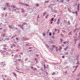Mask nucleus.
<instances>
[{
	"label": "nucleus",
	"instance_id": "1",
	"mask_svg": "<svg viewBox=\"0 0 80 80\" xmlns=\"http://www.w3.org/2000/svg\"><path fill=\"white\" fill-rule=\"evenodd\" d=\"M19 4H20V5H25L26 6H28V5L27 4H25L22 2H20Z\"/></svg>",
	"mask_w": 80,
	"mask_h": 80
},
{
	"label": "nucleus",
	"instance_id": "2",
	"mask_svg": "<svg viewBox=\"0 0 80 80\" xmlns=\"http://www.w3.org/2000/svg\"><path fill=\"white\" fill-rule=\"evenodd\" d=\"M80 7V4H78V7H77V10L78 11H79V7Z\"/></svg>",
	"mask_w": 80,
	"mask_h": 80
},
{
	"label": "nucleus",
	"instance_id": "3",
	"mask_svg": "<svg viewBox=\"0 0 80 80\" xmlns=\"http://www.w3.org/2000/svg\"><path fill=\"white\" fill-rule=\"evenodd\" d=\"M60 19H58V20L57 22L58 25V24H59V23H60Z\"/></svg>",
	"mask_w": 80,
	"mask_h": 80
},
{
	"label": "nucleus",
	"instance_id": "4",
	"mask_svg": "<svg viewBox=\"0 0 80 80\" xmlns=\"http://www.w3.org/2000/svg\"><path fill=\"white\" fill-rule=\"evenodd\" d=\"M77 71V69H75L73 71H72L73 73H74L75 72Z\"/></svg>",
	"mask_w": 80,
	"mask_h": 80
},
{
	"label": "nucleus",
	"instance_id": "5",
	"mask_svg": "<svg viewBox=\"0 0 80 80\" xmlns=\"http://www.w3.org/2000/svg\"><path fill=\"white\" fill-rule=\"evenodd\" d=\"M26 23H23V24L22 25V26L20 25L19 26H20V27H23V26L24 25H25V24H26Z\"/></svg>",
	"mask_w": 80,
	"mask_h": 80
},
{
	"label": "nucleus",
	"instance_id": "6",
	"mask_svg": "<svg viewBox=\"0 0 80 80\" xmlns=\"http://www.w3.org/2000/svg\"><path fill=\"white\" fill-rule=\"evenodd\" d=\"M14 57L15 58H17V57H18V55L17 54L15 55Z\"/></svg>",
	"mask_w": 80,
	"mask_h": 80
},
{
	"label": "nucleus",
	"instance_id": "7",
	"mask_svg": "<svg viewBox=\"0 0 80 80\" xmlns=\"http://www.w3.org/2000/svg\"><path fill=\"white\" fill-rule=\"evenodd\" d=\"M68 34L69 35H72V32H70L68 33Z\"/></svg>",
	"mask_w": 80,
	"mask_h": 80
},
{
	"label": "nucleus",
	"instance_id": "8",
	"mask_svg": "<svg viewBox=\"0 0 80 80\" xmlns=\"http://www.w3.org/2000/svg\"><path fill=\"white\" fill-rule=\"evenodd\" d=\"M16 36V35H14L13 37H11V39H12L13 38H14V37H15Z\"/></svg>",
	"mask_w": 80,
	"mask_h": 80
},
{
	"label": "nucleus",
	"instance_id": "9",
	"mask_svg": "<svg viewBox=\"0 0 80 80\" xmlns=\"http://www.w3.org/2000/svg\"><path fill=\"white\" fill-rule=\"evenodd\" d=\"M55 74V72H53L52 73V75H54Z\"/></svg>",
	"mask_w": 80,
	"mask_h": 80
},
{
	"label": "nucleus",
	"instance_id": "10",
	"mask_svg": "<svg viewBox=\"0 0 80 80\" xmlns=\"http://www.w3.org/2000/svg\"><path fill=\"white\" fill-rule=\"evenodd\" d=\"M23 9H22V11H21V12L22 13H23Z\"/></svg>",
	"mask_w": 80,
	"mask_h": 80
},
{
	"label": "nucleus",
	"instance_id": "11",
	"mask_svg": "<svg viewBox=\"0 0 80 80\" xmlns=\"http://www.w3.org/2000/svg\"><path fill=\"white\" fill-rule=\"evenodd\" d=\"M48 2H49V1H45V2L46 3H48Z\"/></svg>",
	"mask_w": 80,
	"mask_h": 80
},
{
	"label": "nucleus",
	"instance_id": "12",
	"mask_svg": "<svg viewBox=\"0 0 80 80\" xmlns=\"http://www.w3.org/2000/svg\"><path fill=\"white\" fill-rule=\"evenodd\" d=\"M56 51H58V49H57L58 48L57 47H56Z\"/></svg>",
	"mask_w": 80,
	"mask_h": 80
},
{
	"label": "nucleus",
	"instance_id": "13",
	"mask_svg": "<svg viewBox=\"0 0 80 80\" xmlns=\"http://www.w3.org/2000/svg\"><path fill=\"white\" fill-rule=\"evenodd\" d=\"M52 48H54V47H55V45H52Z\"/></svg>",
	"mask_w": 80,
	"mask_h": 80
},
{
	"label": "nucleus",
	"instance_id": "14",
	"mask_svg": "<svg viewBox=\"0 0 80 80\" xmlns=\"http://www.w3.org/2000/svg\"><path fill=\"white\" fill-rule=\"evenodd\" d=\"M49 36H51V35H52V33H51V32H49Z\"/></svg>",
	"mask_w": 80,
	"mask_h": 80
},
{
	"label": "nucleus",
	"instance_id": "15",
	"mask_svg": "<svg viewBox=\"0 0 80 80\" xmlns=\"http://www.w3.org/2000/svg\"><path fill=\"white\" fill-rule=\"evenodd\" d=\"M6 5L7 6V7H8V5H9V4L7 3L6 4Z\"/></svg>",
	"mask_w": 80,
	"mask_h": 80
},
{
	"label": "nucleus",
	"instance_id": "16",
	"mask_svg": "<svg viewBox=\"0 0 80 80\" xmlns=\"http://www.w3.org/2000/svg\"><path fill=\"white\" fill-rule=\"evenodd\" d=\"M79 39H80V35H79V36H78V40H79Z\"/></svg>",
	"mask_w": 80,
	"mask_h": 80
},
{
	"label": "nucleus",
	"instance_id": "17",
	"mask_svg": "<svg viewBox=\"0 0 80 80\" xmlns=\"http://www.w3.org/2000/svg\"><path fill=\"white\" fill-rule=\"evenodd\" d=\"M75 13L76 15H77V11H75Z\"/></svg>",
	"mask_w": 80,
	"mask_h": 80
},
{
	"label": "nucleus",
	"instance_id": "18",
	"mask_svg": "<svg viewBox=\"0 0 80 80\" xmlns=\"http://www.w3.org/2000/svg\"><path fill=\"white\" fill-rule=\"evenodd\" d=\"M46 12H45L43 13V16H44V15H45V13H46Z\"/></svg>",
	"mask_w": 80,
	"mask_h": 80
},
{
	"label": "nucleus",
	"instance_id": "19",
	"mask_svg": "<svg viewBox=\"0 0 80 80\" xmlns=\"http://www.w3.org/2000/svg\"><path fill=\"white\" fill-rule=\"evenodd\" d=\"M9 28H12V26H10V25L9 26Z\"/></svg>",
	"mask_w": 80,
	"mask_h": 80
},
{
	"label": "nucleus",
	"instance_id": "20",
	"mask_svg": "<svg viewBox=\"0 0 80 80\" xmlns=\"http://www.w3.org/2000/svg\"><path fill=\"white\" fill-rule=\"evenodd\" d=\"M57 10H55L54 11V12H55V13H57Z\"/></svg>",
	"mask_w": 80,
	"mask_h": 80
},
{
	"label": "nucleus",
	"instance_id": "21",
	"mask_svg": "<svg viewBox=\"0 0 80 80\" xmlns=\"http://www.w3.org/2000/svg\"><path fill=\"white\" fill-rule=\"evenodd\" d=\"M46 47L47 48H48V45L47 44H46Z\"/></svg>",
	"mask_w": 80,
	"mask_h": 80
},
{
	"label": "nucleus",
	"instance_id": "22",
	"mask_svg": "<svg viewBox=\"0 0 80 80\" xmlns=\"http://www.w3.org/2000/svg\"><path fill=\"white\" fill-rule=\"evenodd\" d=\"M53 18H52L51 20V21H53Z\"/></svg>",
	"mask_w": 80,
	"mask_h": 80
},
{
	"label": "nucleus",
	"instance_id": "23",
	"mask_svg": "<svg viewBox=\"0 0 80 80\" xmlns=\"http://www.w3.org/2000/svg\"><path fill=\"white\" fill-rule=\"evenodd\" d=\"M61 37H63V34L62 33H61Z\"/></svg>",
	"mask_w": 80,
	"mask_h": 80
},
{
	"label": "nucleus",
	"instance_id": "24",
	"mask_svg": "<svg viewBox=\"0 0 80 80\" xmlns=\"http://www.w3.org/2000/svg\"><path fill=\"white\" fill-rule=\"evenodd\" d=\"M26 46H27V47H28V46H29V45L28 44H26Z\"/></svg>",
	"mask_w": 80,
	"mask_h": 80
},
{
	"label": "nucleus",
	"instance_id": "25",
	"mask_svg": "<svg viewBox=\"0 0 80 80\" xmlns=\"http://www.w3.org/2000/svg\"><path fill=\"white\" fill-rule=\"evenodd\" d=\"M60 2H63V0H61V1H60Z\"/></svg>",
	"mask_w": 80,
	"mask_h": 80
},
{
	"label": "nucleus",
	"instance_id": "26",
	"mask_svg": "<svg viewBox=\"0 0 80 80\" xmlns=\"http://www.w3.org/2000/svg\"><path fill=\"white\" fill-rule=\"evenodd\" d=\"M38 18H39V15H38V16L37 17V20H38Z\"/></svg>",
	"mask_w": 80,
	"mask_h": 80
},
{
	"label": "nucleus",
	"instance_id": "27",
	"mask_svg": "<svg viewBox=\"0 0 80 80\" xmlns=\"http://www.w3.org/2000/svg\"><path fill=\"white\" fill-rule=\"evenodd\" d=\"M68 11H69V12H71L70 10V9H69V8H68Z\"/></svg>",
	"mask_w": 80,
	"mask_h": 80
},
{
	"label": "nucleus",
	"instance_id": "28",
	"mask_svg": "<svg viewBox=\"0 0 80 80\" xmlns=\"http://www.w3.org/2000/svg\"><path fill=\"white\" fill-rule=\"evenodd\" d=\"M6 54H7V55H9V53L8 52H6Z\"/></svg>",
	"mask_w": 80,
	"mask_h": 80
},
{
	"label": "nucleus",
	"instance_id": "29",
	"mask_svg": "<svg viewBox=\"0 0 80 80\" xmlns=\"http://www.w3.org/2000/svg\"><path fill=\"white\" fill-rule=\"evenodd\" d=\"M6 9V8H4L3 9V10H5Z\"/></svg>",
	"mask_w": 80,
	"mask_h": 80
},
{
	"label": "nucleus",
	"instance_id": "30",
	"mask_svg": "<svg viewBox=\"0 0 80 80\" xmlns=\"http://www.w3.org/2000/svg\"><path fill=\"white\" fill-rule=\"evenodd\" d=\"M3 63V62H1L0 63V65H2V64Z\"/></svg>",
	"mask_w": 80,
	"mask_h": 80
},
{
	"label": "nucleus",
	"instance_id": "31",
	"mask_svg": "<svg viewBox=\"0 0 80 80\" xmlns=\"http://www.w3.org/2000/svg\"><path fill=\"white\" fill-rule=\"evenodd\" d=\"M62 58H65V56H62Z\"/></svg>",
	"mask_w": 80,
	"mask_h": 80
},
{
	"label": "nucleus",
	"instance_id": "32",
	"mask_svg": "<svg viewBox=\"0 0 80 80\" xmlns=\"http://www.w3.org/2000/svg\"><path fill=\"white\" fill-rule=\"evenodd\" d=\"M51 8L52 11H53V9H52V8Z\"/></svg>",
	"mask_w": 80,
	"mask_h": 80
},
{
	"label": "nucleus",
	"instance_id": "33",
	"mask_svg": "<svg viewBox=\"0 0 80 80\" xmlns=\"http://www.w3.org/2000/svg\"><path fill=\"white\" fill-rule=\"evenodd\" d=\"M59 48H60V49H62V47H59Z\"/></svg>",
	"mask_w": 80,
	"mask_h": 80
},
{
	"label": "nucleus",
	"instance_id": "34",
	"mask_svg": "<svg viewBox=\"0 0 80 80\" xmlns=\"http://www.w3.org/2000/svg\"><path fill=\"white\" fill-rule=\"evenodd\" d=\"M38 4H36V6H37V7H38Z\"/></svg>",
	"mask_w": 80,
	"mask_h": 80
},
{
	"label": "nucleus",
	"instance_id": "35",
	"mask_svg": "<svg viewBox=\"0 0 80 80\" xmlns=\"http://www.w3.org/2000/svg\"><path fill=\"white\" fill-rule=\"evenodd\" d=\"M12 7L13 8H15V6H13Z\"/></svg>",
	"mask_w": 80,
	"mask_h": 80
},
{
	"label": "nucleus",
	"instance_id": "36",
	"mask_svg": "<svg viewBox=\"0 0 80 80\" xmlns=\"http://www.w3.org/2000/svg\"><path fill=\"white\" fill-rule=\"evenodd\" d=\"M27 58H26L25 59V61H27Z\"/></svg>",
	"mask_w": 80,
	"mask_h": 80
},
{
	"label": "nucleus",
	"instance_id": "37",
	"mask_svg": "<svg viewBox=\"0 0 80 80\" xmlns=\"http://www.w3.org/2000/svg\"><path fill=\"white\" fill-rule=\"evenodd\" d=\"M77 30V28H76L75 30L74 31V32H75Z\"/></svg>",
	"mask_w": 80,
	"mask_h": 80
},
{
	"label": "nucleus",
	"instance_id": "38",
	"mask_svg": "<svg viewBox=\"0 0 80 80\" xmlns=\"http://www.w3.org/2000/svg\"><path fill=\"white\" fill-rule=\"evenodd\" d=\"M4 47H7V45L5 44V45H4Z\"/></svg>",
	"mask_w": 80,
	"mask_h": 80
},
{
	"label": "nucleus",
	"instance_id": "39",
	"mask_svg": "<svg viewBox=\"0 0 80 80\" xmlns=\"http://www.w3.org/2000/svg\"><path fill=\"white\" fill-rule=\"evenodd\" d=\"M62 32H63V33H65V31H64L63 30L62 31Z\"/></svg>",
	"mask_w": 80,
	"mask_h": 80
},
{
	"label": "nucleus",
	"instance_id": "40",
	"mask_svg": "<svg viewBox=\"0 0 80 80\" xmlns=\"http://www.w3.org/2000/svg\"><path fill=\"white\" fill-rule=\"evenodd\" d=\"M13 10H14V11H16V9H13Z\"/></svg>",
	"mask_w": 80,
	"mask_h": 80
},
{
	"label": "nucleus",
	"instance_id": "41",
	"mask_svg": "<svg viewBox=\"0 0 80 80\" xmlns=\"http://www.w3.org/2000/svg\"><path fill=\"white\" fill-rule=\"evenodd\" d=\"M44 68H45V64H44Z\"/></svg>",
	"mask_w": 80,
	"mask_h": 80
},
{
	"label": "nucleus",
	"instance_id": "42",
	"mask_svg": "<svg viewBox=\"0 0 80 80\" xmlns=\"http://www.w3.org/2000/svg\"><path fill=\"white\" fill-rule=\"evenodd\" d=\"M18 50H19L18 49H17V50H16V52H18Z\"/></svg>",
	"mask_w": 80,
	"mask_h": 80
},
{
	"label": "nucleus",
	"instance_id": "43",
	"mask_svg": "<svg viewBox=\"0 0 80 80\" xmlns=\"http://www.w3.org/2000/svg\"><path fill=\"white\" fill-rule=\"evenodd\" d=\"M43 35L44 37H45V35L44 33L43 34Z\"/></svg>",
	"mask_w": 80,
	"mask_h": 80
},
{
	"label": "nucleus",
	"instance_id": "44",
	"mask_svg": "<svg viewBox=\"0 0 80 80\" xmlns=\"http://www.w3.org/2000/svg\"><path fill=\"white\" fill-rule=\"evenodd\" d=\"M74 41H75V42H77V39H75Z\"/></svg>",
	"mask_w": 80,
	"mask_h": 80
},
{
	"label": "nucleus",
	"instance_id": "45",
	"mask_svg": "<svg viewBox=\"0 0 80 80\" xmlns=\"http://www.w3.org/2000/svg\"><path fill=\"white\" fill-rule=\"evenodd\" d=\"M35 60H37V58H35Z\"/></svg>",
	"mask_w": 80,
	"mask_h": 80
},
{
	"label": "nucleus",
	"instance_id": "46",
	"mask_svg": "<svg viewBox=\"0 0 80 80\" xmlns=\"http://www.w3.org/2000/svg\"><path fill=\"white\" fill-rule=\"evenodd\" d=\"M78 76H80V73L78 74Z\"/></svg>",
	"mask_w": 80,
	"mask_h": 80
},
{
	"label": "nucleus",
	"instance_id": "47",
	"mask_svg": "<svg viewBox=\"0 0 80 80\" xmlns=\"http://www.w3.org/2000/svg\"><path fill=\"white\" fill-rule=\"evenodd\" d=\"M52 21H51L50 23L52 24Z\"/></svg>",
	"mask_w": 80,
	"mask_h": 80
},
{
	"label": "nucleus",
	"instance_id": "48",
	"mask_svg": "<svg viewBox=\"0 0 80 80\" xmlns=\"http://www.w3.org/2000/svg\"><path fill=\"white\" fill-rule=\"evenodd\" d=\"M11 48H13V46H11Z\"/></svg>",
	"mask_w": 80,
	"mask_h": 80
},
{
	"label": "nucleus",
	"instance_id": "49",
	"mask_svg": "<svg viewBox=\"0 0 80 80\" xmlns=\"http://www.w3.org/2000/svg\"><path fill=\"white\" fill-rule=\"evenodd\" d=\"M48 16V15L46 16V18H47V17Z\"/></svg>",
	"mask_w": 80,
	"mask_h": 80
},
{
	"label": "nucleus",
	"instance_id": "50",
	"mask_svg": "<svg viewBox=\"0 0 80 80\" xmlns=\"http://www.w3.org/2000/svg\"><path fill=\"white\" fill-rule=\"evenodd\" d=\"M77 67H78V66H77L75 67L76 68H77Z\"/></svg>",
	"mask_w": 80,
	"mask_h": 80
},
{
	"label": "nucleus",
	"instance_id": "51",
	"mask_svg": "<svg viewBox=\"0 0 80 80\" xmlns=\"http://www.w3.org/2000/svg\"><path fill=\"white\" fill-rule=\"evenodd\" d=\"M77 64H78V61L77 63H76Z\"/></svg>",
	"mask_w": 80,
	"mask_h": 80
},
{
	"label": "nucleus",
	"instance_id": "52",
	"mask_svg": "<svg viewBox=\"0 0 80 80\" xmlns=\"http://www.w3.org/2000/svg\"><path fill=\"white\" fill-rule=\"evenodd\" d=\"M60 40H61V42H62L63 41H62V39H60Z\"/></svg>",
	"mask_w": 80,
	"mask_h": 80
},
{
	"label": "nucleus",
	"instance_id": "53",
	"mask_svg": "<svg viewBox=\"0 0 80 80\" xmlns=\"http://www.w3.org/2000/svg\"><path fill=\"white\" fill-rule=\"evenodd\" d=\"M68 23H69V24H70V21H68Z\"/></svg>",
	"mask_w": 80,
	"mask_h": 80
},
{
	"label": "nucleus",
	"instance_id": "54",
	"mask_svg": "<svg viewBox=\"0 0 80 80\" xmlns=\"http://www.w3.org/2000/svg\"><path fill=\"white\" fill-rule=\"evenodd\" d=\"M63 43H64V44H65V43H66V42H63Z\"/></svg>",
	"mask_w": 80,
	"mask_h": 80
},
{
	"label": "nucleus",
	"instance_id": "55",
	"mask_svg": "<svg viewBox=\"0 0 80 80\" xmlns=\"http://www.w3.org/2000/svg\"><path fill=\"white\" fill-rule=\"evenodd\" d=\"M77 80H80V78H78L77 79Z\"/></svg>",
	"mask_w": 80,
	"mask_h": 80
},
{
	"label": "nucleus",
	"instance_id": "56",
	"mask_svg": "<svg viewBox=\"0 0 80 80\" xmlns=\"http://www.w3.org/2000/svg\"><path fill=\"white\" fill-rule=\"evenodd\" d=\"M31 47H30L29 48H28V49H31Z\"/></svg>",
	"mask_w": 80,
	"mask_h": 80
},
{
	"label": "nucleus",
	"instance_id": "57",
	"mask_svg": "<svg viewBox=\"0 0 80 80\" xmlns=\"http://www.w3.org/2000/svg\"><path fill=\"white\" fill-rule=\"evenodd\" d=\"M38 54H36V56L37 57H38Z\"/></svg>",
	"mask_w": 80,
	"mask_h": 80
},
{
	"label": "nucleus",
	"instance_id": "58",
	"mask_svg": "<svg viewBox=\"0 0 80 80\" xmlns=\"http://www.w3.org/2000/svg\"><path fill=\"white\" fill-rule=\"evenodd\" d=\"M66 55H68V52L66 53Z\"/></svg>",
	"mask_w": 80,
	"mask_h": 80
},
{
	"label": "nucleus",
	"instance_id": "59",
	"mask_svg": "<svg viewBox=\"0 0 80 80\" xmlns=\"http://www.w3.org/2000/svg\"><path fill=\"white\" fill-rule=\"evenodd\" d=\"M3 37H5V34H3Z\"/></svg>",
	"mask_w": 80,
	"mask_h": 80
},
{
	"label": "nucleus",
	"instance_id": "60",
	"mask_svg": "<svg viewBox=\"0 0 80 80\" xmlns=\"http://www.w3.org/2000/svg\"><path fill=\"white\" fill-rule=\"evenodd\" d=\"M16 40H18V38H16Z\"/></svg>",
	"mask_w": 80,
	"mask_h": 80
},
{
	"label": "nucleus",
	"instance_id": "61",
	"mask_svg": "<svg viewBox=\"0 0 80 80\" xmlns=\"http://www.w3.org/2000/svg\"><path fill=\"white\" fill-rule=\"evenodd\" d=\"M16 10H18V8H16Z\"/></svg>",
	"mask_w": 80,
	"mask_h": 80
},
{
	"label": "nucleus",
	"instance_id": "62",
	"mask_svg": "<svg viewBox=\"0 0 80 80\" xmlns=\"http://www.w3.org/2000/svg\"><path fill=\"white\" fill-rule=\"evenodd\" d=\"M9 38H7L6 39V40H9Z\"/></svg>",
	"mask_w": 80,
	"mask_h": 80
},
{
	"label": "nucleus",
	"instance_id": "63",
	"mask_svg": "<svg viewBox=\"0 0 80 80\" xmlns=\"http://www.w3.org/2000/svg\"><path fill=\"white\" fill-rule=\"evenodd\" d=\"M80 44H79V47H80Z\"/></svg>",
	"mask_w": 80,
	"mask_h": 80
},
{
	"label": "nucleus",
	"instance_id": "64",
	"mask_svg": "<svg viewBox=\"0 0 80 80\" xmlns=\"http://www.w3.org/2000/svg\"><path fill=\"white\" fill-rule=\"evenodd\" d=\"M75 26L76 27H77V24H76Z\"/></svg>",
	"mask_w": 80,
	"mask_h": 80
}]
</instances>
